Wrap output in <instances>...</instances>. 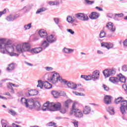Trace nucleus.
<instances>
[{
	"label": "nucleus",
	"instance_id": "1",
	"mask_svg": "<svg viewBox=\"0 0 127 127\" xmlns=\"http://www.w3.org/2000/svg\"><path fill=\"white\" fill-rule=\"evenodd\" d=\"M16 50L19 53H23V52H29L32 54H38L40 53L43 49L42 47H38L31 49V46L28 43H24L22 44L17 45L16 46Z\"/></svg>",
	"mask_w": 127,
	"mask_h": 127
},
{
	"label": "nucleus",
	"instance_id": "2",
	"mask_svg": "<svg viewBox=\"0 0 127 127\" xmlns=\"http://www.w3.org/2000/svg\"><path fill=\"white\" fill-rule=\"evenodd\" d=\"M14 49V46L11 44L10 41H8L6 43H4V39H0V51L1 53L4 54L5 50L7 52H9V51H13Z\"/></svg>",
	"mask_w": 127,
	"mask_h": 127
},
{
	"label": "nucleus",
	"instance_id": "3",
	"mask_svg": "<svg viewBox=\"0 0 127 127\" xmlns=\"http://www.w3.org/2000/svg\"><path fill=\"white\" fill-rule=\"evenodd\" d=\"M75 104L73 103L72 106V110L70 112V115H74L76 118L78 119H81V118H83L84 115L82 111L79 110V109L76 108Z\"/></svg>",
	"mask_w": 127,
	"mask_h": 127
},
{
	"label": "nucleus",
	"instance_id": "4",
	"mask_svg": "<svg viewBox=\"0 0 127 127\" xmlns=\"http://www.w3.org/2000/svg\"><path fill=\"white\" fill-rule=\"evenodd\" d=\"M109 81L114 84H116V83H119V82H121V83H126V79L125 76L123 75L122 74H120L118 75V77H110Z\"/></svg>",
	"mask_w": 127,
	"mask_h": 127
},
{
	"label": "nucleus",
	"instance_id": "5",
	"mask_svg": "<svg viewBox=\"0 0 127 127\" xmlns=\"http://www.w3.org/2000/svg\"><path fill=\"white\" fill-rule=\"evenodd\" d=\"M71 104V101L70 100H66L64 104V107L60 108V111L61 114H66L68 109H69V105Z\"/></svg>",
	"mask_w": 127,
	"mask_h": 127
},
{
	"label": "nucleus",
	"instance_id": "6",
	"mask_svg": "<svg viewBox=\"0 0 127 127\" xmlns=\"http://www.w3.org/2000/svg\"><path fill=\"white\" fill-rule=\"evenodd\" d=\"M75 17L80 20L85 21L89 19L88 16L83 13H78L75 14Z\"/></svg>",
	"mask_w": 127,
	"mask_h": 127
},
{
	"label": "nucleus",
	"instance_id": "7",
	"mask_svg": "<svg viewBox=\"0 0 127 127\" xmlns=\"http://www.w3.org/2000/svg\"><path fill=\"white\" fill-rule=\"evenodd\" d=\"M103 74L106 77L114 76L116 75V70L115 69H105L103 71Z\"/></svg>",
	"mask_w": 127,
	"mask_h": 127
},
{
	"label": "nucleus",
	"instance_id": "8",
	"mask_svg": "<svg viewBox=\"0 0 127 127\" xmlns=\"http://www.w3.org/2000/svg\"><path fill=\"white\" fill-rule=\"evenodd\" d=\"M58 76H59V73L56 72L54 73L53 75L48 79L50 82H52L53 84H56L58 81Z\"/></svg>",
	"mask_w": 127,
	"mask_h": 127
},
{
	"label": "nucleus",
	"instance_id": "9",
	"mask_svg": "<svg viewBox=\"0 0 127 127\" xmlns=\"http://www.w3.org/2000/svg\"><path fill=\"white\" fill-rule=\"evenodd\" d=\"M91 75L93 81H97L100 79V71L98 70L94 71Z\"/></svg>",
	"mask_w": 127,
	"mask_h": 127
},
{
	"label": "nucleus",
	"instance_id": "10",
	"mask_svg": "<svg viewBox=\"0 0 127 127\" xmlns=\"http://www.w3.org/2000/svg\"><path fill=\"white\" fill-rule=\"evenodd\" d=\"M50 108H52V103H50L49 101L46 102L43 105V107H42V111L44 112L46 111H50L51 109Z\"/></svg>",
	"mask_w": 127,
	"mask_h": 127
},
{
	"label": "nucleus",
	"instance_id": "11",
	"mask_svg": "<svg viewBox=\"0 0 127 127\" xmlns=\"http://www.w3.org/2000/svg\"><path fill=\"white\" fill-rule=\"evenodd\" d=\"M46 39L49 43H54V42H56L57 40L56 37L53 36V35H50L49 36L47 35Z\"/></svg>",
	"mask_w": 127,
	"mask_h": 127
},
{
	"label": "nucleus",
	"instance_id": "12",
	"mask_svg": "<svg viewBox=\"0 0 127 127\" xmlns=\"http://www.w3.org/2000/svg\"><path fill=\"white\" fill-rule=\"evenodd\" d=\"M38 33L40 35V37H41V38H42L43 39H46L47 35H48V34H47V32H46V31L44 29L40 30L38 32Z\"/></svg>",
	"mask_w": 127,
	"mask_h": 127
},
{
	"label": "nucleus",
	"instance_id": "13",
	"mask_svg": "<svg viewBox=\"0 0 127 127\" xmlns=\"http://www.w3.org/2000/svg\"><path fill=\"white\" fill-rule=\"evenodd\" d=\"M27 106L26 108H29L30 109H33L34 108V102L32 98L27 99Z\"/></svg>",
	"mask_w": 127,
	"mask_h": 127
},
{
	"label": "nucleus",
	"instance_id": "14",
	"mask_svg": "<svg viewBox=\"0 0 127 127\" xmlns=\"http://www.w3.org/2000/svg\"><path fill=\"white\" fill-rule=\"evenodd\" d=\"M106 27L109 28V29H110V31L112 32H115L116 31V26L111 22L107 23Z\"/></svg>",
	"mask_w": 127,
	"mask_h": 127
},
{
	"label": "nucleus",
	"instance_id": "15",
	"mask_svg": "<svg viewBox=\"0 0 127 127\" xmlns=\"http://www.w3.org/2000/svg\"><path fill=\"white\" fill-rule=\"evenodd\" d=\"M66 84L68 88H69V89H71V90H76V89L78 88V86H77V84L72 82L69 81L68 82L66 83Z\"/></svg>",
	"mask_w": 127,
	"mask_h": 127
},
{
	"label": "nucleus",
	"instance_id": "16",
	"mask_svg": "<svg viewBox=\"0 0 127 127\" xmlns=\"http://www.w3.org/2000/svg\"><path fill=\"white\" fill-rule=\"evenodd\" d=\"M101 47H104L105 48H107V49L109 50L114 47V45L111 43H108L103 42L101 43Z\"/></svg>",
	"mask_w": 127,
	"mask_h": 127
},
{
	"label": "nucleus",
	"instance_id": "17",
	"mask_svg": "<svg viewBox=\"0 0 127 127\" xmlns=\"http://www.w3.org/2000/svg\"><path fill=\"white\" fill-rule=\"evenodd\" d=\"M100 16V14L96 12H91V14L89 15V18L90 19H97L99 18Z\"/></svg>",
	"mask_w": 127,
	"mask_h": 127
},
{
	"label": "nucleus",
	"instance_id": "18",
	"mask_svg": "<svg viewBox=\"0 0 127 127\" xmlns=\"http://www.w3.org/2000/svg\"><path fill=\"white\" fill-rule=\"evenodd\" d=\"M104 103L106 105H110L112 103V96L106 95L104 97Z\"/></svg>",
	"mask_w": 127,
	"mask_h": 127
},
{
	"label": "nucleus",
	"instance_id": "19",
	"mask_svg": "<svg viewBox=\"0 0 127 127\" xmlns=\"http://www.w3.org/2000/svg\"><path fill=\"white\" fill-rule=\"evenodd\" d=\"M52 108L55 109L56 111H59L60 109H61V104H60V103L58 102L55 104L52 103Z\"/></svg>",
	"mask_w": 127,
	"mask_h": 127
},
{
	"label": "nucleus",
	"instance_id": "20",
	"mask_svg": "<svg viewBox=\"0 0 127 127\" xmlns=\"http://www.w3.org/2000/svg\"><path fill=\"white\" fill-rule=\"evenodd\" d=\"M91 107L85 106V108L83 109V114H84V115H89V114L91 113Z\"/></svg>",
	"mask_w": 127,
	"mask_h": 127
},
{
	"label": "nucleus",
	"instance_id": "21",
	"mask_svg": "<svg viewBox=\"0 0 127 127\" xmlns=\"http://www.w3.org/2000/svg\"><path fill=\"white\" fill-rule=\"evenodd\" d=\"M8 66L9 67L6 68V70L8 72H11V71H13V70L15 69V64L13 63L8 64Z\"/></svg>",
	"mask_w": 127,
	"mask_h": 127
},
{
	"label": "nucleus",
	"instance_id": "22",
	"mask_svg": "<svg viewBox=\"0 0 127 127\" xmlns=\"http://www.w3.org/2000/svg\"><path fill=\"white\" fill-rule=\"evenodd\" d=\"M28 94L29 96H36V95H38V91L36 90H28Z\"/></svg>",
	"mask_w": 127,
	"mask_h": 127
},
{
	"label": "nucleus",
	"instance_id": "23",
	"mask_svg": "<svg viewBox=\"0 0 127 127\" xmlns=\"http://www.w3.org/2000/svg\"><path fill=\"white\" fill-rule=\"evenodd\" d=\"M33 106V109H35L36 110H37V111H40V110H41V109L40 108L41 105H40V103L38 102V101L34 102Z\"/></svg>",
	"mask_w": 127,
	"mask_h": 127
},
{
	"label": "nucleus",
	"instance_id": "24",
	"mask_svg": "<svg viewBox=\"0 0 127 127\" xmlns=\"http://www.w3.org/2000/svg\"><path fill=\"white\" fill-rule=\"evenodd\" d=\"M66 20L67 22H69V23H73V22H75L76 19L74 16L72 17V16H67Z\"/></svg>",
	"mask_w": 127,
	"mask_h": 127
},
{
	"label": "nucleus",
	"instance_id": "25",
	"mask_svg": "<svg viewBox=\"0 0 127 127\" xmlns=\"http://www.w3.org/2000/svg\"><path fill=\"white\" fill-rule=\"evenodd\" d=\"M63 51L64 53H66V54H71V53H73V52H74V49L64 48Z\"/></svg>",
	"mask_w": 127,
	"mask_h": 127
},
{
	"label": "nucleus",
	"instance_id": "26",
	"mask_svg": "<svg viewBox=\"0 0 127 127\" xmlns=\"http://www.w3.org/2000/svg\"><path fill=\"white\" fill-rule=\"evenodd\" d=\"M41 46L42 49H46V48L48 47L49 46V43H48V42L46 40H44L41 44Z\"/></svg>",
	"mask_w": 127,
	"mask_h": 127
},
{
	"label": "nucleus",
	"instance_id": "27",
	"mask_svg": "<svg viewBox=\"0 0 127 127\" xmlns=\"http://www.w3.org/2000/svg\"><path fill=\"white\" fill-rule=\"evenodd\" d=\"M107 112H108L111 116L115 115V110H114V108L112 107H109L107 108Z\"/></svg>",
	"mask_w": 127,
	"mask_h": 127
},
{
	"label": "nucleus",
	"instance_id": "28",
	"mask_svg": "<svg viewBox=\"0 0 127 127\" xmlns=\"http://www.w3.org/2000/svg\"><path fill=\"white\" fill-rule=\"evenodd\" d=\"M44 87L46 89H51L52 88V85L51 84L49 83L48 81H45Z\"/></svg>",
	"mask_w": 127,
	"mask_h": 127
},
{
	"label": "nucleus",
	"instance_id": "29",
	"mask_svg": "<svg viewBox=\"0 0 127 127\" xmlns=\"http://www.w3.org/2000/svg\"><path fill=\"white\" fill-rule=\"evenodd\" d=\"M52 94L53 95V97L56 99L59 98V92L56 91H52Z\"/></svg>",
	"mask_w": 127,
	"mask_h": 127
},
{
	"label": "nucleus",
	"instance_id": "30",
	"mask_svg": "<svg viewBox=\"0 0 127 127\" xmlns=\"http://www.w3.org/2000/svg\"><path fill=\"white\" fill-rule=\"evenodd\" d=\"M46 10H47V8H46L45 7H42V8L38 9L37 10L36 13L37 14L40 13L41 12H43L44 11H46Z\"/></svg>",
	"mask_w": 127,
	"mask_h": 127
},
{
	"label": "nucleus",
	"instance_id": "31",
	"mask_svg": "<svg viewBox=\"0 0 127 127\" xmlns=\"http://www.w3.org/2000/svg\"><path fill=\"white\" fill-rule=\"evenodd\" d=\"M58 80L59 81H60V82H61V83H64V84H67V83L68 82V81L65 79H62V78L61 77V76H60V75L58 76Z\"/></svg>",
	"mask_w": 127,
	"mask_h": 127
},
{
	"label": "nucleus",
	"instance_id": "32",
	"mask_svg": "<svg viewBox=\"0 0 127 127\" xmlns=\"http://www.w3.org/2000/svg\"><path fill=\"white\" fill-rule=\"evenodd\" d=\"M38 84L37 87H40L41 89L44 87V82H42V80H38Z\"/></svg>",
	"mask_w": 127,
	"mask_h": 127
},
{
	"label": "nucleus",
	"instance_id": "33",
	"mask_svg": "<svg viewBox=\"0 0 127 127\" xmlns=\"http://www.w3.org/2000/svg\"><path fill=\"white\" fill-rule=\"evenodd\" d=\"M21 102L22 104H24V105H25V107H27V99L22 98L21 99Z\"/></svg>",
	"mask_w": 127,
	"mask_h": 127
},
{
	"label": "nucleus",
	"instance_id": "34",
	"mask_svg": "<svg viewBox=\"0 0 127 127\" xmlns=\"http://www.w3.org/2000/svg\"><path fill=\"white\" fill-rule=\"evenodd\" d=\"M8 113L13 117L17 116V113H16V112L13 110H9Z\"/></svg>",
	"mask_w": 127,
	"mask_h": 127
},
{
	"label": "nucleus",
	"instance_id": "35",
	"mask_svg": "<svg viewBox=\"0 0 127 127\" xmlns=\"http://www.w3.org/2000/svg\"><path fill=\"white\" fill-rule=\"evenodd\" d=\"M6 19L7 21H13V17H12V15H10L6 18Z\"/></svg>",
	"mask_w": 127,
	"mask_h": 127
},
{
	"label": "nucleus",
	"instance_id": "36",
	"mask_svg": "<svg viewBox=\"0 0 127 127\" xmlns=\"http://www.w3.org/2000/svg\"><path fill=\"white\" fill-rule=\"evenodd\" d=\"M47 127H54V126H56V123L53 122H51L49 123H48L46 125Z\"/></svg>",
	"mask_w": 127,
	"mask_h": 127
},
{
	"label": "nucleus",
	"instance_id": "37",
	"mask_svg": "<svg viewBox=\"0 0 127 127\" xmlns=\"http://www.w3.org/2000/svg\"><path fill=\"white\" fill-rule=\"evenodd\" d=\"M105 36H106V33L104 31H101L99 35L100 38H104Z\"/></svg>",
	"mask_w": 127,
	"mask_h": 127
},
{
	"label": "nucleus",
	"instance_id": "38",
	"mask_svg": "<svg viewBox=\"0 0 127 127\" xmlns=\"http://www.w3.org/2000/svg\"><path fill=\"white\" fill-rule=\"evenodd\" d=\"M24 28L25 30H27V29H30V28H31V23L27 25H25Z\"/></svg>",
	"mask_w": 127,
	"mask_h": 127
},
{
	"label": "nucleus",
	"instance_id": "39",
	"mask_svg": "<svg viewBox=\"0 0 127 127\" xmlns=\"http://www.w3.org/2000/svg\"><path fill=\"white\" fill-rule=\"evenodd\" d=\"M91 80H93L92 75H91V74L89 75H86L85 81H90Z\"/></svg>",
	"mask_w": 127,
	"mask_h": 127
},
{
	"label": "nucleus",
	"instance_id": "40",
	"mask_svg": "<svg viewBox=\"0 0 127 127\" xmlns=\"http://www.w3.org/2000/svg\"><path fill=\"white\" fill-rule=\"evenodd\" d=\"M84 1L86 3V4H93V3H94L95 2V1H91L90 0H84Z\"/></svg>",
	"mask_w": 127,
	"mask_h": 127
},
{
	"label": "nucleus",
	"instance_id": "41",
	"mask_svg": "<svg viewBox=\"0 0 127 127\" xmlns=\"http://www.w3.org/2000/svg\"><path fill=\"white\" fill-rule=\"evenodd\" d=\"M65 97L66 96V93L64 91L59 92V97Z\"/></svg>",
	"mask_w": 127,
	"mask_h": 127
},
{
	"label": "nucleus",
	"instance_id": "42",
	"mask_svg": "<svg viewBox=\"0 0 127 127\" xmlns=\"http://www.w3.org/2000/svg\"><path fill=\"white\" fill-rule=\"evenodd\" d=\"M122 71H123V72H127V65L126 64H124L122 68Z\"/></svg>",
	"mask_w": 127,
	"mask_h": 127
},
{
	"label": "nucleus",
	"instance_id": "43",
	"mask_svg": "<svg viewBox=\"0 0 127 127\" xmlns=\"http://www.w3.org/2000/svg\"><path fill=\"white\" fill-rule=\"evenodd\" d=\"M45 70H46L47 71H52V70H53V68H52V67H50V66H46L45 67Z\"/></svg>",
	"mask_w": 127,
	"mask_h": 127
},
{
	"label": "nucleus",
	"instance_id": "44",
	"mask_svg": "<svg viewBox=\"0 0 127 127\" xmlns=\"http://www.w3.org/2000/svg\"><path fill=\"white\" fill-rule=\"evenodd\" d=\"M75 127H78L79 123L78 121H73L72 122Z\"/></svg>",
	"mask_w": 127,
	"mask_h": 127
},
{
	"label": "nucleus",
	"instance_id": "45",
	"mask_svg": "<svg viewBox=\"0 0 127 127\" xmlns=\"http://www.w3.org/2000/svg\"><path fill=\"white\" fill-rule=\"evenodd\" d=\"M54 20L56 23V24L58 25L59 24V18H54Z\"/></svg>",
	"mask_w": 127,
	"mask_h": 127
},
{
	"label": "nucleus",
	"instance_id": "46",
	"mask_svg": "<svg viewBox=\"0 0 127 127\" xmlns=\"http://www.w3.org/2000/svg\"><path fill=\"white\" fill-rule=\"evenodd\" d=\"M54 5H59L60 4V1L58 0H56L54 1Z\"/></svg>",
	"mask_w": 127,
	"mask_h": 127
},
{
	"label": "nucleus",
	"instance_id": "47",
	"mask_svg": "<svg viewBox=\"0 0 127 127\" xmlns=\"http://www.w3.org/2000/svg\"><path fill=\"white\" fill-rule=\"evenodd\" d=\"M115 15H117L118 16V17H123V16H124V13H115Z\"/></svg>",
	"mask_w": 127,
	"mask_h": 127
},
{
	"label": "nucleus",
	"instance_id": "48",
	"mask_svg": "<svg viewBox=\"0 0 127 127\" xmlns=\"http://www.w3.org/2000/svg\"><path fill=\"white\" fill-rule=\"evenodd\" d=\"M103 88L104 89L105 91H109V90L110 89L109 87H108L107 85L105 84H103Z\"/></svg>",
	"mask_w": 127,
	"mask_h": 127
},
{
	"label": "nucleus",
	"instance_id": "49",
	"mask_svg": "<svg viewBox=\"0 0 127 127\" xmlns=\"http://www.w3.org/2000/svg\"><path fill=\"white\" fill-rule=\"evenodd\" d=\"M18 17H19V14H16L14 15V16L13 17V20H15V19H17V18H18Z\"/></svg>",
	"mask_w": 127,
	"mask_h": 127
},
{
	"label": "nucleus",
	"instance_id": "50",
	"mask_svg": "<svg viewBox=\"0 0 127 127\" xmlns=\"http://www.w3.org/2000/svg\"><path fill=\"white\" fill-rule=\"evenodd\" d=\"M67 31L68 32H69V33H70L71 34H74V33H75V32H74V31H73V30L71 29H67Z\"/></svg>",
	"mask_w": 127,
	"mask_h": 127
},
{
	"label": "nucleus",
	"instance_id": "51",
	"mask_svg": "<svg viewBox=\"0 0 127 127\" xmlns=\"http://www.w3.org/2000/svg\"><path fill=\"white\" fill-rule=\"evenodd\" d=\"M6 13V9H4L3 10V11H0V16H1V15L2 14H4V13Z\"/></svg>",
	"mask_w": 127,
	"mask_h": 127
},
{
	"label": "nucleus",
	"instance_id": "52",
	"mask_svg": "<svg viewBox=\"0 0 127 127\" xmlns=\"http://www.w3.org/2000/svg\"><path fill=\"white\" fill-rule=\"evenodd\" d=\"M74 94H75L76 96H84V94L83 93H78L77 92H73Z\"/></svg>",
	"mask_w": 127,
	"mask_h": 127
},
{
	"label": "nucleus",
	"instance_id": "53",
	"mask_svg": "<svg viewBox=\"0 0 127 127\" xmlns=\"http://www.w3.org/2000/svg\"><path fill=\"white\" fill-rule=\"evenodd\" d=\"M9 55L10 56H19L18 54L14 53H10Z\"/></svg>",
	"mask_w": 127,
	"mask_h": 127
},
{
	"label": "nucleus",
	"instance_id": "54",
	"mask_svg": "<svg viewBox=\"0 0 127 127\" xmlns=\"http://www.w3.org/2000/svg\"><path fill=\"white\" fill-rule=\"evenodd\" d=\"M123 45L124 47H127V39L123 41Z\"/></svg>",
	"mask_w": 127,
	"mask_h": 127
},
{
	"label": "nucleus",
	"instance_id": "55",
	"mask_svg": "<svg viewBox=\"0 0 127 127\" xmlns=\"http://www.w3.org/2000/svg\"><path fill=\"white\" fill-rule=\"evenodd\" d=\"M123 88L124 89L125 91L126 92L127 94V85L126 84H124L123 85Z\"/></svg>",
	"mask_w": 127,
	"mask_h": 127
},
{
	"label": "nucleus",
	"instance_id": "56",
	"mask_svg": "<svg viewBox=\"0 0 127 127\" xmlns=\"http://www.w3.org/2000/svg\"><path fill=\"white\" fill-rule=\"evenodd\" d=\"M114 20H116L117 21H119L120 20V19H119V17H118L117 15H115V16L114 17Z\"/></svg>",
	"mask_w": 127,
	"mask_h": 127
},
{
	"label": "nucleus",
	"instance_id": "57",
	"mask_svg": "<svg viewBox=\"0 0 127 127\" xmlns=\"http://www.w3.org/2000/svg\"><path fill=\"white\" fill-rule=\"evenodd\" d=\"M48 3L50 5H54V1H49Z\"/></svg>",
	"mask_w": 127,
	"mask_h": 127
},
{
	"label": "nucleus",
	"instance_id": "58",
	"mask_svg": "<svg viewBox=\"0 0 127 127\" xmlns=\"http://www.w3.org/2000/svg\"><path fill=\"white\" fill-rule=\"evenodd\" d=\"M77 91H79V92H84V91H85L84 88H77Z\"/></svg>",
	"mask_w": 127,
	"mask_h": 127
},
{
	"label": "nucleus",
	"instance_id": "59",
	"mask_svg": "<svg viewBox=\"0 0 127 127\" xmlns=\"http://www.w3.org/2000/svg\"><path fill=\"white\" fill-rule=\"evenodd\" d=\"M8 85L10 87H11V88H12V86L13 87H15V84H13V83H11L10 82H9L8 83Z\"/></svg>",
	"mask_w": 127,
	"mask_h": 127
},
{
	"label": "nucleus",
	"instance_id": "60",
	"mask_svg": "<svg viewBox=\"0 0 127 127\" xmlns=\"http://www.w3.org/2000/svg\"><path fill=\"white\" fill-rule=\"evenodd\" d=\"M95 8H96V9H98V10H99V11H102V10H103V8H102L101 7H100L96 6L95 7Z\"/></svg>",
	"mask_w": 127,
	"mask_h": 127
},
{
	"label": "nucleus",
	"instance_id": "61",
	"mask_svg": "<svg viewBox=\"0 0 127 127\" xmlns=\"http://www.w3.org/2000/svg\"><path fill=\"white\" fill-rule=\"evenodd\" d=\"M0 99H1L2 100H7V99L3 96H1L0 95Z\"/></svg>",
	"mask_w": 127,
	"mask_h": 127
},
{
	"label": "nucleus",
	"instance_id": "62",
	"mask_svg": "<svg viewBox=\"0 0 127 127\" xmlns=\"http://www.w3.org/2000/svg\"><path fill=\"white\" fill-rule=\"evenodd\" d=\"M97 53L98 54H104V53L103 52H102L101 51H100V50L97 51Z\"/></svg>",
	"mask_w": 127,
	"mask_h": 127
},
{
	"label": "nucleus",
	"instance_id": "63",
	"mask_svg": "<svg viewBox=\"0 0 127 127\" xmlns=\"http://www.w3.org/2000/svg\"><path fill=\"white\" fill-rule=\"evenodd\" d=\"M56 120H62L63 118L61 116L56 117Z\"/></svg>",
	"mask_w": 127,
	"mask_h": 127
},
{
	"label": "nucleus",
	"instance_id": "64",
	"mask_svg": "<svg viewBox=\"0 0 127 127\" xmlns=\"http://www.w3.org/2000/svg\"><path fill=\"white\" fill-rule=\"evenodd\" d=\"M86 76L84 75H81L80 78H82V79H84V80H86Z\"/></svg>",
	"mask_w": 127,
	"mask_h": 127
}]
</instances>
